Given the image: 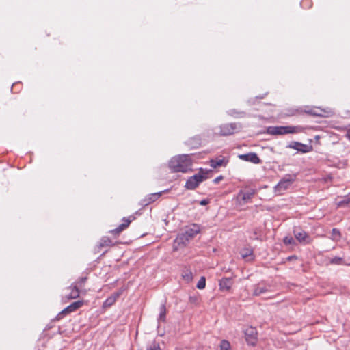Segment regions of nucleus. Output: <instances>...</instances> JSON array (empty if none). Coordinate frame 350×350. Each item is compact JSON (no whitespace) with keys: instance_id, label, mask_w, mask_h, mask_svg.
I'll return each mask as SVG.
<instances>
[{"instance_id":"1","label":"nucleus","mask_w":350,"mask_h":350,"mask_svg":"<svg viewBox=\"0 0 350 350\" xmlns=\"http://www.w3.org/2000/svg\"><path fill=\"white\" fill-rule=\"evenodd\" d=\"M200 228L198 224H193L187 226L185 230L180 233L174 241L173 248L174 250L186 246L189 242L200 232Z\"/></svg>"},{"instance_id":"2","label":"nucleus","mask_w":350,"mask_h":350,"mask_svg":"<svg viewBox=\"0 0 350 350\" xmlns=\"http://www.w3.org/2000/svg\"><path fill=\"white\" fill-rule=\"evenodd\" d=\"M192 161L189 154H183L173 157L169 162V167L174 172L185 173L191 169Z\"/></svg>"},{"instance_id":"3","label":"nucleus","mask_w":350,"mask_h":350,"mask_svg":"<svg viewBox=\"0 0 350 350\" xmlns=\"http://www.w3.org/2000/svg\"><path fill=\"white\" fill-rule=\"evenodd\" d=\"M304 130L301 126H271L267 129V133L271 135L301 133Z\"/></svg>"},{"instance_id":"4","label":"nucleus","mask_w":350,"mask_h":350,"mask_svg":"<svg viewBox=\"0 0 350 350\" xmlns=\"http://www.w3.org/2000/svg\"><path fill=\"white\" fill-rule=\"evenodd\" d=\"M208 172H204L200 169L199 173L191 176L185 183V188L189 190L195 189L198 187L200 183L207 178L206 174Z\"/></svg>"},{"instance_id":"5","label":"nucleus","mask_w":350,"mask_h":350,"mask_svg":"<svg viewBox=\"0 0 350 350\" xmlns=\"http://www.w3.org/2000/svg\"><path fill=\"white\" fill-rule=\"evenodd\" d=\"M295 178L291 175H287L280 180L275 187V191L282 192L285 191L294 182Z\"/></svg>"},{"instance_id":"6","label":"nucleus","mask_w":350,"mask_h":350,"mask_svg":"<svg viewBox=\"0 0 350 350\" xmlns=\"http://www.w3.org/2000/svg\"><path fill=\"white\" fill-rule=\"evenodd\" d=\"M83 302L81 301H77L72 303L70 305L65 308L63 310H62L56 317L57 320L62 319L64 316L75 312L76 310L82 306Z\"/></svg>"},{"instance_id":"7","label":"nucleus","mask_w":350,"mask_h":350,"mask_svg":"<svg viewBox=\"0 0 350 350\" xmlns=\"http://www.w3.org/2000/svg\"><path fill=\"white\" fill-rule=\"evenodd\" d=\"M295 237L297 239L299 242L308 244L310 243L312 241L311 238L308 234L307 232H306L304 230H303L301 228H295L293 230Z\"/></svg>"},{"instance_id":"8","label":"nucleus","mask_w":350,"mask_h":350,"mask_svg":"<svg viewBox=\"0 0 350 350\" xmlns=\"http://www.w3.org/2000/svg\"><path fill=\"white\" fill-rule=\"evenodd\" d=\"M245 336L247 342L251 345H255L257 341V331L253 327H249L245 330Z\"/></svg>"},{"instance_id":"9","label":"nucleus","mask_w":350,"mask_h":350,"mask_svg":"<svg viewBox=\"0 0 350 350\" xmlns=\"http://www.w3.org/2000/svg\"><path fill=\"white\" fill-rule=\"evenodd\" d=\"M237 129L236 123L225 124L220 126V134L224 136L230 135L234 133Z\"/></svg>"},{"instance_id":"10","label":"nucleus","mask_w":350,"mask_h":350,"mask_svg":"<svg viewBox=\"0 0 350 350\" xmlns=\"http://www.w3.org/2000/svg\"><path fill=\"white\" fill-rule=\"evenodd\" d=\"M239 158L245 161H249L254 164L261 163V160L255 152H249L247 154H239Z\"/></svg>"},{"instance_id":"11","label":"nucleus","mask_w":350,"mask_h":350,"mask_svg":"<svg viewBox=\"0 0 350 350\" xmlns=\"http://www.w3.org/2000/svg\"><path fill=\"white\" fill-rule=\"evenodd\" d=\"M256 193V190L253 189H250L247 191H240L238 197L241 198L244 203H247L250 201V200L253 198V196Z\"/></svg>"},{"instance_id":"12","label":"nucleus","mask_w":350,"mask_h":350,"mask_svg":"<svg viewBox=\"0 0 350 350\" xmlns=\"http://www.w3.org/2000/svg\"><path fill=\"white\" fill-rule=\"evenodd\" d=\"M287 147L297 150V151L303 153L308 152L310 151V147L308 145L297 142L291 143L287 146Z\"/></svg>"},{"instance_id":"13","label":"nucleus","mask_w":350,"mask_h":350,"mask_svg":"<svg viewBox=\"0 0 350 350\" xmlns=\"http://www.w3.org/2000/svg\"><path fill=\"white\" fill-rule=\"evenodd\" d=\"M121 293V291L116 292L108 298H107L106 300L103 302V308H109L113 306L116 301L117 299L120 296Z\"/></svg>"},{"instance_id":"14","label":"nucleus","mask_w":350,"mask_h":350,"mask_svg":"<svg viewBox=\"0 0 350 350\" xmlns=\"http://www.w3.org/2000/svg\"><path fill=\"white\" fill-rule=\"evenodd\" d=\"M163 192H157L151 193L147 196L143 200L144 205H148L154 201H156L162 194Z\"/></svg>"},{"instance_id":"15","label":"nucleus","mask_w":350,"mask_h":350,"mask_svg":"<svg viewBox=\"0 0 350 350\" xmlns=\"http://www.w3.org/2000/svg\"><path fill=\"white\" fill-rule=\"evenodd\" d=\"M219 285L221 290L228 291L232 285V279L230 278H223L219 280Z\"/></svg>"},{"instance_id":"16","label":"nucleus","mask_w":350,"mask_h":350,"mask_svg":"<svg viewBox=\"0 0 350 350\" xmlns=\"http://www.w3.org/2000/svg\"><path fill=\"white\" fill-rule=\"evenodd\" d=\"M131 222V220L129 218H128V219L124 218L122 224H120L116 229L111 230V232L114 233V234L120 233V232H122L124 229H126L129 226Z\"/></svg>"},{"instance_id":"17","label":"nucleus","mask_w":350,"mask_h":350,"mask_svg":"<svg viewBox=\"0 0 350 350\" xmlns=\"http://www.w3.org/2000/svg\"><path fill=\"white\" fill-rule=\"evenodd\" d=\"M70 289V293L65 295L67 299H76L79 296V290L77 285L71 286Z\"/></svg>"},{"instance_id":"18","label":"nucleus","mask_w":350,"mask_h":350,"mask_svg":"<svg viewBox=\"0 0 350 350\" xmlns=\"http://www.w3.org/2000/svg\"><path fill=\"white\" fill-rule=\"evenodd\" d=\"M166 307L165 304H162L159 307V314L158 317L159 322H165L166 320Z\"/></svg>"},{"instance_id":"19","label":"nucleus","mask_w":350,"mask_h":350,"mask_svg":"<svg viewBox=\"0 0 350 350\" xmlns=\"http://www.w3.org/2000/svg\"><path fill=\"white\" fill-rule=\"evenodd\" d=\"M227 113L234 118H241L245 117L246 115L245 112L243 111H238L234 109L228 110Z\"/></svg>"},{"instance_id":"20","label":"nucleus","mask_w":350,"mask_h":350,"mask_svg":"<svg viewBox=\"0 0 350 350\" xmlns=\"http://www.w3.org/2000/svg\"><path fill=\"white\" fill-rule=\"evenodd\" d=\"M268 289L267 286L263 285L258 284L254 286V291H253V295L254 296H259L266 292H267Z\"/></svg>"},{"instance_id":"21","label":"nucleus","mask_w":350,"mask_h":350,"mask_svg":"<svg viewBox=\"0 0 350 350\" xmlns=\"http://www.w3.org/2000/svg\"><path fill=\"white\" fill-rule=\"evenodd\" d=\"M338 207H350V194L343 197L342 200L336 202Z\"/></svg>"},{"instance_id":"22","label":"nucleus","mask_w":350,"mask_h":350,"mask_svg":"<svg viewBox=\"0 0 350 350\" xmlns=\"http://www.w3.org/2000/svg\"><path fill=\"white\" fill-rule=\"evenodd\" d=\"M241 256L243 258L245 259L247 257H251L248 260H252L254 259L253 257V250L251 248H244L241 251Z\"/></svg>"},{"instance_id":"23","label":"nucleus","mask_w":350,"mask_h":350,"mask_svg":"<svg viewBox=\"0 0 350 350\" xmlns=\"http://www.w3.org/2000/svg\"><path fill=\"white\" fill-rule=\"evenodd\" d=\"M227 162L224 161V159H211L210 160V165L213 168H217L218 167L226 165Z\"/></svg>"},{"instance_id":"24","label":"nucleus","mask_w":350,"mask_h":350,"mask_svg":"<svg viewBox=\"0 0 350 350\" xmlns=\"http://www.w3.org/2000/svg\"><path fill=\"white\" fill-rule=\"evenodd\" d=\"M303 112L313 116L319 115L313 109H310L308 110L304 111L301 108L295 109L294 111L292 112L291 115L300 114Z\"/></svg>"},{"instance_id":"25","label":"nucleus","mask_w":350,"mask_h":350,"mask_svg":"<svg viewBox=\"0 0 350 350\" xmlns=\"http://www.w3.org/2000/svg\"><path fill=\"white\" fill-rule=\"evenodd\" d=\"M330 239L336 242L339 241L341 239V234L339 230L337 228H333L332 230Z\"/></svg>"},{"instance_id":"26","label":"nucleus","mask_w":350,"mask_h":350,"mask_svg":"<svg viewBox=\"0 0 350 350\" xmlns=\"http://www.w3.org/2000/svg\"><path fill=\"white\" fill-rule=\"evenodd\" d=\"M111 245V240L108 237H103L101 239L100 242L99 243L100 247H105Z\"/></svg>"},{"instance_id":"27","label":"nucleus","mask_w":350,"mask_h":350,"mask_svg":"<svg viewBox=\"0 0 350 350\" xmlns=\"http://www.w3.org/2000/svg\"><path fill=\"white\" fill-rule=\"evenodd\" d=\"M206 286V279L204 276L201 277L199 281L198 282V284L196 285V287L198 289H204Z\"/></svg>"},{"instance_id":"28","label":"nucleus","mask_w":350,"mask_h":350,"mask_svg":"<svg viewBox=\"0 0 350 350\" xmlns=\"http://www.w3.org/2000/svg\"><path fill=\"white\" fill-rule=\"evenodd\" d=\"M147 350H161L160 345L158 342L153 341L148 345Z\"/></svg>"},{"instance_id":"29","label":"nucleus","mask_w":350,"mask_h":350,"mask_svg":"<svg viewBox=\"0 0 350 350\" xmlns=\"http://www.w3.org/2000/svg\"><path fill=\"white\" fill-rule=\"evenodd\" d=\"M230 345L227 340H222L220 344V350H230Z\"/></svg>"},{"instance_id":"30","label":"nucleus","mask_w":350,"mask_h":350,"mask_svg":"<svg viewBox=\"0 0 350 350\" xmlns=\"http://www.w3.org/2000/svg\"><path fill=\"white\" fill-rule=\"evenodd\" d=\"M183 278L185 280H186L187 282H189L192 280V273L191 271H187L183 274Z\"/></svg>"},{"instance_id":"31","label":"nucleus","mask_w":350,"mask_h":350,"mask_svg":"<svg viewBox=\"0 0 350 350\" xmlns=\"http://www.w3.org/2000/svg\"><path fill=\"white\" fill-rule=\"evenodd\" d=\"M342 261V258L336 256L331 259L330 262L332 264L340 265V264H341Z\"/></svg>"},{"instance_id":"32","label":"nucleus","mask_w":350,"mask_h":350,"mask_svg":"<svg viewBox=\"0 0 350 350\" xmlns=\"http://www.w3.org/2000/svg\"><path fill=\"white\" fill-rule=\"evenodd\" d=\"M284 243H286L287 245H291L294 243V239L292 237H286L284 239Z\"/></svg>"},{"instance_id":"33","label":"nucleus","mask_w":350,"mask_h":350,"mask_svg":"<svg viewBox=\"0 0 350 350\" xmlns=\"http://www.w3.org/2000/svg\"><path fill=\"white\" fill-rule=\"evenodd\" d=\"M86 278L85 277H82L81 278H79V281L77 282L76 284L75 285H78L79 284H83L84 283L85 281H86Z\"/></svg>"},{"instance_id":"34","label":"nucleus","mask_w":350,"mask_h":350,"mask_svg":"<svg viewBox=\"0 0 350 350\" xmlns=\"http://www.w3.org/2000/svg\"><path fill=\"white\" fill-rule=\"evenodd\" d=\"M209 203V201L206 199H204L200 202V204L202 206H205Z\"/></svg>"},{"instance_id":"35","label":"nucleus","mask_w":350,"mask_h":350,"mask_svg":"<svg viewBox=\"0 0 350 350\" xmlns=\"http://www.w3.org/2000/svg\"><path fill=\"white\" fill-rule=\"evenodd\" d=\"M223 179V176H219L217 178H215L214 180H213V182L215 183H218L221 180Z\"/></svg>"},{"instance_id":"36","label":"nucleus","mask_w":350,"mask_h":350,"mask_svg":"<svg viewBox=\"0 0 350 350\" xmlns=\"http://www.w3.org/2000/svg\"><path fill=\"white\" fill-rule=\"evenodd\" d=\"M345 137L350 141V124L349 129L347 130Z\"/></svg>"}]
</instances>
